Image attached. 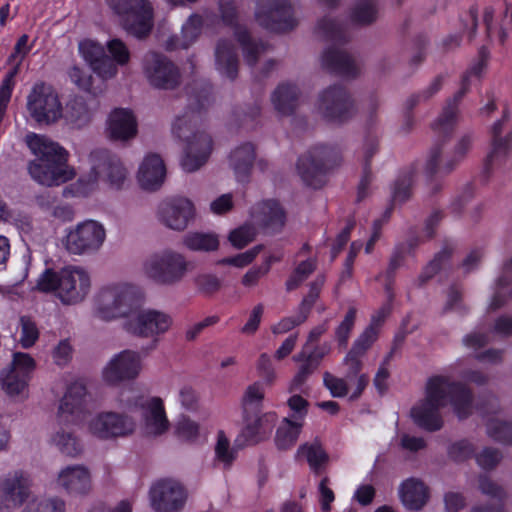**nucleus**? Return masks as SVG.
Listing matches in <instances>:
<instances>
[{"instance_id": "f257e3e1", "label": "nucleus", "mask_w": 512, "mask_h": 512, "mask_svg": "<svg viewBox=\"0 0 512 512\" xmlns=\"http://www.w3.org/2000/svg\"><path fill=\"white\" fill-rule=\"evenodd\" d=\"M449 400L455 415L463 420L472 414L473 393L469 387L449 377L435 375L426 383L425 398L411 409L413 422L421 429L435 432L443 427L440 409Z\"/></svg>"}, {"instance_id": "f03ea898", "label": "nucleus", "mask_w": 512, "mask_h": 512, "mask_svg": "<svg viewBox=\"0 0 512 512\" xmlns=\"http://www.w3.org/2000/svg\"><path fill=\"white\" fill-rule=\"evenodd\" d=\"M27 144L37 157L28 165V172L36 182L51 187L74 178V170L67 165L68 152L58 143L32 134L28 136Z\"/></svg>"}, {"instance_id": "7ed1b4c3", "label": "nucleus", "mask_w": 512, "mask_h": 512, "mask_svg": "<svg viewBox=\"0 0 512 512\" xmlns=\"http://www.w3.org/2000/svg\"><path fill=\"white\" fill-rule=\"evenodd\" d=\"M338 148L324 144L312 147L297 161V171L305 185L314 189L322 188L330 170L341 163Z\"/></svg>"}, {"instance_id": "20e7f679", "label": "nucleus", "mask_w": 512, "mask_h": 512, "mask_svg": "<svg viewBox=\"0 0 512 512\" xmlns=\"http://www.w3.org/2000/svg\"><path fill=\"white\" fill-rule=\"evenodd\" d=\"M143 303L141 290L131 284H118L103 288L97 297V316L109 321L127 317Z\"/></svg>"}, {"instance_id": "39448f33", "label": "nucleus", "mask_w": 512, "mask_h": 512, "mask_svg": "<svg viewBox=\"0 0 512 512\" xmlns=\"http://www.w3.org/2000/svg\"><path fill=\"white\" fill-rule=\"evenodd\" d=\"M457 114L453 121V128H455ZM439 118L432 124V130L437 134V142L433 145L430 150L429 157L425 166V175L428 181H434L438 176L442 177L452 172L459 162L465 157L472 144V137L470 135H464L456 144L454 148L453 157L446 161L443 166H440V160L442 156L444 144L450 140L454 129H452L449 135H446L441 126H437Z\"/></svg>"}, {"instance_id": "423d86ee", "label": "nucleus", "mask_w": 512, "mask_h": 512, "mask_svg": "<svg viewBox=\"0 0 512 512\" xmlns=\"http://www.w3.org/2000/svg\"><path fill=\"white\" fill-rule=\"evenodd\" d=\"M110 8L120 17L124 30L145 39L154 26V11L148 0H108Z\"/></svg>"}, {"instance_id": "0eeeda50", "label": "nucleus", "mask_w": 512, "mask_h": 512, "mask_svg": "<svg viewBox=\"0 0 512 512\" xmlns=\"http://www.w3.org/2000/svg\"><path fill=\"white\" fill-rule=\"evenodd\" d=\"M27 109L38 123L50 124L62 117V105L52 85L43 81L33 85L27 97Z\"/></svg>"}, {"instance_id": "6e6552de", "label": "nucleus", "mask_w": 512, "mask_h": 512, "mask_svg": "<svg viewBox=\"0 0 512 512\" xmlns=\"http://www.w3.org/2000/svg\"><path fill=\"white\" fill-rule=\"evenodd\" d=\"M255 18L261 27L274 33H286L297 26L293 7L288 0H259Z\"/></svg>"}, {"instance_id": "1a4fd4ad", "label": "nucleus", "mask_w": 512, "mask_h": 512, "mask_svg": "<svg viewBox=\"0 0 512 512\" xmlns=\"http://www.w3.org/2000/svg\"><path fill=\"white\" fill-rule=\"evenodd\" d=\"M105 238L106 231L102 224L85 220L68 231L63 243L70 254H92L101 248Z\"/></svg>"}, {"instance_id": "9d476101", "label": "nucleus", "mask_w": 512, "mask_h": 512, "mask_svg": "<svg viewBox=\"0 0 512 512\" xmlns=\"http://www.w3.org/2000/svg\"><path fill=\"white\" fill-rule=\"evenodd\" d=\"M318 108L329 122L343 123L355 114V103L348 90L341 84H333L322 91Z\"/></svg>"}, {"instance_id": "9b49d317", "label": "nucleus", "mask_w": 512, "mask_h": 512, "mask_svg": "<svg viewBox=\"0 0 512 512\" xmlns=\"http://www.w3.org/2000/svg\"><path fill=\"white\" fill-rule=\"evenodd\" d=\"M143 70L150 85L155 88L172 90L180 84L179 68L163 54L147 53L143 60Z\"/></svg>"}, {"instance_id": "f8f14e48", "label": "nucleus", "mask_w": 512, "mask_h": 512, "mask_svg": "<svg viewBox=\"0 0 512 512\" xmlns=\"http://www.w3.org/2000/svg\"><path fill=\"white\" fill-rule=\"evenodd\" d=\"M87 387L83 380H76L67 386L60 400L57 420L61 426L79 425L86 416Z\"/></svg>"}, {"instance_id": "ddd939ff", "label": "nucleus", "mask_w": 512, "mask_h": 512, "mask_svg": "<svg viewBox=\"0 0 512 512\" xmlns=\"http://www.w3.org/2000/svg\"><path fill=\"white\" fill-rule=\"evenodd\" d=\"M35 368L36 362L28 353L15 352L10 367L0 372L2 388L10 396L21 394L28 388Z\"/></svg>"}, {"instance_id": "4468645a", "label": "nucleus", "mask_w": 512, "mask_h": 512, "mask_svg": "<svg viewBox=\"0 0 512 512\" xmlns=\"http://www.w3.org/2000/svg\"><path fill=\"white\" fill-rule=\"evenodd\" d=\"M186 270L185 258L171 251L155 254L145 263L146 274L154 281L162 284H172L179 281Z\"/></svg>"}, {"instance_id": "2eb2a0df", "label": "nucleus", "mask_w": 512, "mask_h": 512, "mask_svg": "<svg viewBox=\"0 0 512 512\" xmlns=\"http://www.w3.org/2000/svg\"><path fill=\"white\" fill-rule=\"evenodd\" d=\"M90 162L94 181L102 180L115 189L123 186L127 171L116 155L106 149H96L90 153Z\"/></svg>"}, {"instance_id": "dca6fc26", "label": "nucleus", "mask_w": 512, "mask_h": 512, "mask_svg": "<svg viewBox=\"0 0 512 512\" xmlns=\"http://www.w3.org/2000/svg\"><path fill=\"white\" fill-rule=\"evenodd\" d=\"M186 498L184 487L171 479L159 480L150 489L151 506L156 512H177Z\"/></svg>"}, {"instance_id": "f3484780", "label": "nucleus", "mask_w": 512, "mask_h": 512, "mask_svg": "<svg viewBox=\"0 0 512 512\" xmlns=\"http://www.w3.org/2000/svg\"><path fill=\"white\" fill-rule=\"evenodd\" d=\"M90 277L80 267H67L61 270L58 297L64 304L81 302L90 290Z\"/></svg>"}, {"instance_id": "a211bd4d", "label": "nucleus", "mask_w": 512, "mask_h": 512, "mask_svg": "<svg viewBox=\"0 0 512 512\" xmlns=\"http://www.w3.org/2000/svg\"><path fill=\"white\" fill-rule=\"evenodd\" d=\"M93 435L100 439L125 437L133 433L135 423L131 417L115 412L101 413L89 424Z\"/></svg>"}, {"instance_id": "6ab92c4d", "label": "nucleus", "mask_w": 512, "mask_h": 512, "mask_svg": "<svg viewBox=\"0 0 512 512\" xmlns=\"http://www.w3.org/2000/svg\"><path fill=\"white\" fill-rule=\"evenodd\" d=\"M141 370L139 353L123 350L115 355L103 370V379L108 384L116 385L122 381L135 379Z\"/></svg>"}, {"instance_id": "aec40b11", "label": "nucleus", "mask_w": 512, "mask_h": 512, "mask_svg": "<svg viewBox=\"0 0 512 512\" xmlns=\"http://www.w3.org/2000/svg\"><path fill=\"white\" fill-rule=\"evenodd\" d=\"M213 149L211 136L205 131H196L187 138V145L180 164L185 172H194L209 159Z\"/></svg>"}, {"instance_id": "412c9836", "label": "nucleus", "mask_w": 512, "mask_h": 512, "mask_svg": "<svg viewBox=\"0 0 512 512\" xmlns=\"http://www.w3.org/2000/svg\"><path fill=\"white\" fill-rule=\"evenodd\" d=\"M30 479L22 470L0 479V509L20 506L29 496Z\"/></svg>"}, {"instance_id": "4be33fe9", "label": "nucleus", "mask_w": 512, "mask_h": 512, "mask_svg": "<svg viewBox=\"0 0 512 512\" xmlns=\"http://www.w3.org/2000/svg\"><path fill=\"white\" fill-rule=\"evenodd\" d=\"M486 63L483 60H478L474 63L470 69H468L462 76L461 79V87L454 94V96L447 100L446 105L444 106L442 113L439 116V121L437 126H441L446 133L449 135L453 129V121L455 115L458 113V105L463 99V97L467 94L470 88V77L476 76L480 77L483 73Z\"/></svg>"}, {"instance_id": "5701e85b", "label": "nucleus", "mask_w": 512, "mask_h": 512, "mask_svg": "<svg viewBox=\"0 0 512 512\" xmlns=\"http://www.w3.org/2000/svg\"><path fill=\"white\" fill-rule=\"evenodd\" d=\"M193 203L184 197H175L163 201L159 207V216L163 223L173 230H184L194 218Z\"/></svg>"}, {"instance_id": "b1692460", "label": "nucleus", "mask_w": 512, "mask_h": 512, "mask_svg": "<svg viewBox=\"0 0 512 512\" xmlns=\"http://www.w3.org/2000/svg\"><path fill=\"white\" fill-rule=\"evenodd\" d=\"M172 324L171 317L161 311L148 309L140 311L127 324V330L135 335L148 337L166 332Z\"/></svg>"}, {"instance_id": "393cba45", "label": "nucleus", "mask_w": 512, "mask_h": 512, "mask_svg": "<svg viewBox=\"0 0 512 512\" xmlns=\"http://www.w3.org/2000/svg\"><path fill=\"white\" fill-rule=\"evenodd\" d=\"M504 124L505 123L503 122V120H497L491 128L492 149L484 162V181H488L490 175L492 174L494 164L505 161L510 152L512 133H508L504 137L502 136Z\"/></svg>"}, {"instance_id": "a878e982", "label": "nucleus", "mask_w": 512, "mask_h": 512, "mask_svg": "<svg viewBox=\"0 0 512 512\" xmlns=\"http://www.w3.org/2000/svg\"><path fill=\"white\" fill-rule=\"evenodd\" d=\"M322 67L331 74L355 78L359 74L358 67L353 58L345 51L334 46L324 50L321 56Z\"/></svg>"}, {"instance_id": "bb28decb", "label": "nucleus", "mask_w": 512, "mask_h": 512, "mask_svg": "<svg viewBox=\"0 0 512 512\" xmlns=\"http://www.w3.org/2000/svg\"><path fill=\"white\" fill-rule=\"evenodd\" d=\"M108 135L114 141H127L137 134V120L127 108L114 109L108 118Z\"/></svg>"}, {"instance_id": "cd10ccee", "label": "nucleus", "mask_w": 512, "mask_h": 512, "mask_svg": "<svg viewBox=\"0 0 512 512\" xmlns=\"http://www.w3.org/2000/svg\"><path fill=\"white\" fill-rule=\"evenodd\" d=\"M277 414L275 412H267L260 416L249 415V420L245 421V426L241 432L245 445H255L268 439L275 427Z\"/></svg>"}, {"instance_id": "c85d7f7f", "label": "nucleus", "mask_w": 512, "mask_h": 512, "mask_svg": "<svg viewBox=\"0 0 512 512\" xmlns=\"http://www.w3.org/2000/svg\"><path fill=\"white\" fill-rule=\"evenodd\" d=\"M213 86L208 81H202L195 83L193 87V95L189 98L188 111L185 115L177 117L173 130L178 137H183L182 129L183 126L187 125V118L189 113L200 115L211 103Z\"/></svg>"}, {"instance_id": "c756f323", "label": "nucleus", "mask_w": 512, "mask_h": 512, "mask_svg": "<svg viewBox=\"0 0 512 512\" xmlns=\"http://www.w3.org/2000/svg\"><path fill=\"white\" fill-rule=\"evenodd\" d=\"M166 176V167L157 154L147 155L138 171V182L142 189L156 191L161 187Z\"/></svg>"}, {"instance_id": "7c9ffc66", "label": "nucleus", "mask_w": 512, "mask_h": 512, "mask_svg": "<svg viewBox=\"0 0 512 512\" xmlns=\"http://www.w3.org/2000/svg\"><path fill=\"white\" fill-rule=\"evenodd\" d=\"M58 484L69 495H85L91 488L90 473L81 465L67 466L60 471Z\"/></svg>"}, {"instance_id": "2f4dec72", "label": "nucleus", "mask_w": 512, "mask_h": 512, "mask_svg": "<svg viewBox=\"0 0 512 512\" xmlns=\"http://www.w3.org/2000/svg\"><path fill=\"white\" fill-rule=\"evenodd\" d=\"M399 496L406 509L419 511L429 501L430 491L422 480L409 478L402 482L399 489Z\"/></svg>"}, {"instance_id": "473e14b6", "label": "nucleus", "mask_w": 512, "mask_h": 512, "mask_svg": "<svg viewBox=\"0 0 512 512\" xmlns=\"http://www.w3.org/2000/svg\"><path fill=\"white\" fill-rule=\"evenodd\" d=\"M215 64L219 73L231 81L238 76L239 60L237 49L231 40L220 39L215 49Z\"/></svg>"}, {"instance_id": "72a5a7b5", "label": "nucleus", "mask_w": 512, "mask_h": 512, "mask_svg": "<svg viewBox=\"0 0 512 512\" xmlns=\"http://www.w3.org/2000/svg\"><path fill=\"white\" fill-rule=\"evenodd\" d=\"M255 159V146L251 142H245L231 152L230 165L238 182H249Z\"/></svg>"}, {"instance_id": "f704fd0d", "label": "nucleus", "mask_w": 512, "mask_h": 512, "mask_svg": "<svg viewBox=\"0 0 512 512\" xmlns=\"http://www.w3.org/2000/svg\"><path fill=\"white\" fill-rule=\"evenodd\" d=\"M144 408V420L148 433L161 435L168 430L169 421L166 417L164 404L161 398L152 397Z\"/></svg>"}, {"instance_id": "c9c22d12", "label": "nucleus", "mask_w": 512, "mask_h": 512, "mask_svg": "<svg viewBox=\"0 0 512 512\" xmlns=\"http://www.w3.org/2000/svg\"><path fill=\"white\" fill-rule=\"evenodd\" d=\"M299 95L300 91L295 84L281 83L274 90L271 101L279 114L290 116L297 108Z\"/></svg>"}, {"instance_id": "e433bc0d", "label": "nucleus", "mask_w": 512, "mask_h": 512, "mask_svg": "<svg viewBox=\"0 0 512 512\" xmlns=\"http://www.w3.org/2000/svg\"><path fill=\"white\" fill-rule=\"evenodd\" d=\"M416 174V168L411 166L407 169L402 170L397 179L394 182L392 188V204L387 207L380 219L387 222L393 211L394 203H404L411 196V188Z\"/></svg>"}, {"instance_id": "4c0bfd02", "label": "nucleus", "mask_w": 512, "mask_h": 512, "mask_svg": "<svg viewBox=\"0 0 512 512\" xmlns=\"http://www.w3.org/2000/svg\"><path fill=\"white\" fill-rule=\"evenodd\" d=\"M343 364L347 366L344 378L349 382L356 380V388L349 396L350 401H355L361 397L368 386L369 376L366 373H361L363 369L361 357H356V355H351V353L348 352L343 359Z\"/></svg>"}, {"instance_id": "58836bf2", "label": "nucleus", "mask_w": 512, "mask_h": 512, "mask_svg": "<svg viewBox=\"0 0 512 512\" xmlns=\"http://www.w3.org/2000/svg\"><path fill=\"white\" fill-rule=\"evenodd\" d=\"M296 456L304 457L311 471L316 475H320L324 471L329 461V455L318 440L312 443L306 442L301 444L297 450Z\"/></svg>"}, {"instance_id": "ea45409f", "label": "nucleus", "mask_w": 512, "mask_h": 512, "mask_svg": "<svg viewBox=\"0 0 512 512\" xmlns=\"http://www.w3.org/2000/svg\"><path fill=\"white\" fill-rule=\"evenodd\" d=\"M365 153L363 172L357 188V202L363 201L369 193V187L372 183V158L378 151V141L376 138L367 137L365 140Z\"/></svg>"}, {"instance_id": "a19ab883", "label": "nucleus", "mask_w": 512, "mask_h": 512, "mask_svg": "<svg viewBox=\"0 0 512 512\" xmlns=\"http://www.w3.org/2000/svg\"><path fill=\"white\" fill-rule=\"evenodd\" d=\"M260 214V223L264 229L278 232L283 228L286 213L278 201L273 199L264 201L260 207Z\"/></svg>"}, {"instance_id": "79ce46f5", "label": "nucleus", "mask_w": 512, "mask_h": 512, "mask_svg": "<svg viewBox=\"0 0 512 512\" xmlns=\"http://www.w3.org/2000/svg\"><path fill=\"white\" fill-rule=\"evenodd\" d=\"M235 38L242 47L245 62L248 66L254 67L258 62L260 53L267 49V43L252 39L247 28H236Z\"/></svg>"}, {"instance_id": "37998d69", "label": "nucleus", "mask_w": 512, "mask_h": 512, "mask_svg": "<svg viewBox=\"0 0 512 512\" xmlns=\"http://www.w3.org/2000/svg\"><path fill=\"white\" fill-rule=\"evenodd\" d=\"M443 84V76L438 75L434 78L429 87L422 93L411 95L405 103V123L404 129L406 132L410 131L413 127L414 118L412 111L420 103L421 100H428L440 91Z\"/></svg>"}, {"instance_id": "c03bdc74", "label": "nucleus", "mask_w": 512, "mask_h": 512, "mask_svg": "<svg viewBox=\"0 0 512 512\" xmlns=\"http://www.w3.org/2000/svg\"><path fill=\"white\" fill-rule=\"evenodd\" d=\"M303 424L284 418L276 430L275 445L279 450H288L295 445Z\"/></svg>"}, {"instance_id": "a18cd8bd", "label": "nucleus", "mask_w": 512, "mask_h": 512, "mask_svg": "<svg viewBox=\"0 0 512 512\" xmlns=\"http://www.w3.org/2000/svg\"><path fill=\"white\" fill-rule=\"evenodd\" d=\"M65 119L77 128H81L90 122L91 112L83 97L76 96L67 102Z\"/></svg>"}, {"instance_id": "49530a36", "label": "nucleus", "mask_w": 512, "mask_h": 512, "mask_svg": "<svg viewBox=\"0 0 512 512\" xmlns=\"http://www.w3.org/2000/svg\"><path fill=\"white\" fill-rule=\"evenodd\" d=\"M454 247L446 242L438 253L435 254L433 259L423 268L422 272L418 277V282L420 286L425 285L429 280H431L436 274H438L441 269L447 264L452 255H453Z\"/></svg>"}, {"instance_id": "de8ad7c7", "label": "nucleus", "mask_w": 512, "mask_h": 512, "mask_svg": "<svg viewBox=\"0 0 512 512\" xmlns=\"http://www.w3.org/2000/svg\"><path fill=\"white\" fill-rule=\"evenodd\" d=\"M316 29L326 41L340 45L349 42L344 26L336 19L325 16L317 22Z\"/></svg>"}, {"instance_id": "09e8293b", "label": "nucleus", "mask_w": 512, "mask_h": 512, "mask_svg": "<svg viewBox=\"0 0 512 512\" xmlns=\"http://www.w3.org/2000/svg\"><path fill=\"white\" fill-rule=\"evenodd\" d=\"M264 396V387L263 384L259 381L254 382L246 388L241 402L244 421L249 420L251 411L256 413L261 410Z\"/></svg>"}, {"instance_id": "8fccbe9b", "label": "nucleus", "mask_w": 512, "mask_h": 512, "mask_svg": "<svg viewBox=\"0 0 512 512\" xmlns=\"http://www.w3.org/2000/svg\"><path fill=\"white\" fill-rule=\"evenodd\" d=\"M184 245L191 251L210 252L219 247V239L216 234L189 232L184 236Z\"/></svg>"}, {"instance_id": "3c124183", "label": "nucleus", "mask_w": 512, "mask_h": 512, "mask_svg": "<svg viewBox=\"0 0 512 512\" xmlns=\"http://www.w3.org/2000/svg\"><path fill=\"white\" fill-rule=\"evenodd\" d=\"M317 268L315 257L301 261L289 275L285 287L288 292L296 290Z\"/></svg>"}, {"instance_id": "603ef678", "label": "nucleus", "mask_w": 512, "mask_h": 512, "mask_svg": "<svg viewBox=\"0 0 512 512\" xmlns=\"http://www.w3.org/2000/svg\"><path fill=\"white\" fill-rule=\"evenodd\" d=\"M377 15L378 10L374 1L360 0L351 10L350 19L355 24L370 25L376 21Z\"/></svg>"}, {"instance_id": "864d4df0", "label": "nucleus", "mask_w": 512, "mask_h": 512, "mask_svg": "<svg viewBox=\"0 0 512 512\" xmlns=\"http://www.w3.org/2000/svg\"><path fill=\"white\" fill-rule=\"evenodd\" d=\"M357 309L352 306L347 310L343 320L335 328L334 336L339 348H346L355 327Z\"/></svg>"}, {"instance_id": "5fc2aeb1", "label": "nucleus", "mask_w": 512, "mask_h": 512, "mask_svg": "<svg viewBox=\"0 0 512 512\" xmlns=\"http://www.w3.org/2000/svg\"><path fill=\"white\" fill-rule=\"evenodd\" d=\"M53 442L56 444L60 452L67 456L75 457L82 450V446L74 436L73 432L65 431L63 428L53 437Z\"/></svg>"}, {"instance_id": "6e6d98bb", "label": "nucleus", "mask_w": 512, "mask_h": 512, "mask_svg": "<svg viewBox=\"0 0 512 512\" xmlns=\"http://www.w3.org/2000/svg\"><path fill=\"white\" fill-rule=\"evenodd\" d=\"M330 352V345L323 343L316 345L312 350H309L308 343L303 346L301 352L295 355L293 358L295 361H305L311 364L313 367L318 369L323 358Z\"/></svg>"}, {"instance_id": "4d7b16f0", "label": "nucleus", "mask_w": 512, "mask_h": 512, "mask_svg": "<svg viewBox=\"0 0 512 512\" xmlns=\"http://www.w3.org/2000/svg\"><path fill=\"white\" fill-rule=\"evenodd\" d=\"M487 433L494 441L503 444H512V423L490 419L487 422Z\"/></svg>"}, {"instance_id": "13d9d810", "label": "nucleus", "mask_w": 512, "mask_h": 512, "mask_svg": "<svg viewBox=\"0 0 512 512\" xmlns=\"http://www.w3.org/2000/svg\"><path fill=\"white\" fill-rule=\"evenodd\" d=\"M379 334L372 330V327H366L363 332L355 339L352 347L348 351L356 357H363L367 351L377 341Z\"/></svg>"}, {"instance_id": "bf43d9fd", "label": "nucleus", "mask_w": 512, "mask_h": 512, "mask_svg": "<svg viewBox=\"0 0 512 512\" xmlns=\"http://www.w3.org/2000/svg\"><path fill=\"white\" fill-rule=\"evenodd\" d=\"M197 291L209 297L217 293L222 287V281L212 273H201L194 278Z\"/></svg>"}, {"instance_id": "052dcab7", "label": "nucleus", "mask_w": 512, "mask_h": 512, "mask_svg": "<svg viewBox=\"0 0 512 512\" xmlns=\"http://www.w3.org/2000/svg\"><path fill=\"white\" fill-rule=\"evenodd\" d=\"M447 454L452 461L462 463L474 456L475 447L467 439H462L452 443L448 447Z\"/></svg>"}, {"instance_id": "680f3d73", "label": "nucleus", "mask_w": 512, "mask_h": 512, "mask_svg": "<svg viewBox=\"0 0 512 512\" xmlns=\"http://www.w3.org/2000/svg\"><path fill=\"white\" fill-rule=\"evenodd\" d=\"M22 512H65V502L59 498L33 500Z\"/></svg>"}, {"instance_id": "e2e57ef3", "label": "nucleus", "mask_w": 512, "mask_h": 512, "mask_svg": "<svg viewBox=\"0 0 512 512\" xmlns=\"http://www.w3.org/2000/svg\"><path fill=\"white\" fill-rule=\"evenodd\" d=\"M20 325V344L23 348L28 349L32 347L38 340L39 330L36 323L29 316H22L20 318Z\"/></svg>"}, {"instance_id": "0e129e2a", "label": "nucleus", "mask_w": 512, "mask_h": 512, "mask_svg": "<svg viewBox=\"0 0 512 512\" xmlns=\"http://www.w3.org/2000/svg\"><path fill=\"white\" fill-rule=\"evenodd\" d=\"M262 249L263 245H256L243 253L218 260L217 265H231L239 268L245 267L254 261Z\"/></svg>"}, {"instance_id": "69168bd1", "label": "nucleus", "mask_w": 512, "mask_h": 512, "mask_svg": "<svg viewBox=\"0 0 512 512\" xmlns=\"http://www.w3.org/2000/svg\"><path fill=\"white\" fill-rule=\"evenodd\" d=\"M348 382L346 378L337 377L330 372L323 374V385L334 398H343L348 395Z\"/></svg>"}, {"instance_id": "338daca9", "label": "nucleus", "mask_w": 512, "mask_h": 512, "mask_svg": "<svg viewBox=\"0 0 512 512\" xmlns=\"http://www.w3.org/2000/svg\"><path fill=\"white\" fill-rule=\"evenodd\" d=\"M324 283V277L317 278L309 284V292L299 304L298 311L309 317L313 306L320 296L321 288Z\"/></svg>"}, {"instance_id": "774afa93", "label": "nucleus", "mask_w": 512, "mask_h": 512, "mask_svg": "<svg viewBox=\"0 0 512 512\" xmlns=\"http://www.w3.org/2000/svg\"><path fill=\"white\" fill-rule=\"evenodd\" d=\"M61 271L55 272L53 269L47 268L39 276L36 284V290L40 292H53L58 291L60 288Z\"/></svg>"}]
</instances>
